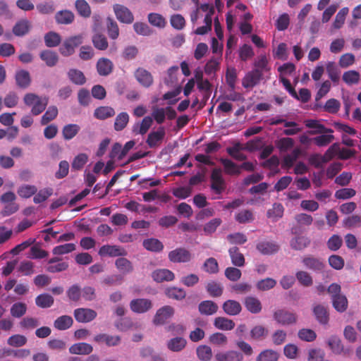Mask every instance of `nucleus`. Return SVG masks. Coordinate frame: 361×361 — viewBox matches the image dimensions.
Returning <instances> with one entry per match:
<instances>
[{
    "mask_svg": "<svg viewBox=\"0 0 361 361\" xmlns=\"http://www.w3.org/2000/svg\"><path fill=\"white\" fill-rule=\"evenodd\" d=\"M327 291L331 295L334 309L339 312H345L348 308V302L345 295L341 293V286L336 283H331L327 288Z\"/></svg>",
    "mask_w": 361,
    "mask_h": 361,
    "instance_id": "nucleus-1",
    "label": "nucleus"
},
{
    "mask_svg": "<svg viewBox=\"0 0 361 361\" xmlns=\"http://www.w3.org/2000/svg\"><path fill=\"white\" fill-rule=\"evenodd\" d=\"M82 43V37L80 35L70 37L66 39L59 47V52L63 56H69L75 52V49Z\"/></svg>",
    "mask_w": 361,
    "mask_h": 361,
    "instance_id": "nucleus-2",
    "label": "nucleus"
},
{
    "mask_svg": "<svg viewBox=\"0 0 361 361\" xmlns=\"http://www.w3.org/2000/svg\"><path fill=\"white\" fill-rule=\"evenodd\" d=\"M274 319L282 326H288L296 323L298 316L293 312L285 309H279L274 312Z\"/></svg>",
    "mask_w": 361,
    "mask_h": 361,
    "instance_id": "nucleus-3",
    "label": "nucleus"
},
{
    "mask_svg": "<svg viewBox=\"0 0 361 361\" xmlns=\"http://www.w3.org/2000/svg\"><path fill=\"white\" fill-rule=\"evenodd\" d=\"M169 260L173 263H188L192 258L191 252L185 247H177L168 254Z\"/></svg>",
    "mask_w": 361,
    "mask_h": 361,
    "instance_id": "nucleus-4",
    "label": "nucleus"
},
{
    "mask_svg": "<svg viewBox=\"0 0 361 361\" xmlns=\"http://www.w3.org/2000/svg\"><path fill=\"white\" fill-rule=\"evenodd\" d=\"M301 262L303 266L309 270L316 273L323 271L325 263L319 257H316L312 255H307L302 257Z\"/></svg>",
    "mask_w": 361,
    "mask_h": 361,
    "instance_id": "nucleus-5",
    "label": "nucleus"
},
{
    "mask_svg": "<svg viewBox=\"0 0 361 361\" xmlns=\"http://www.w3.org/2000/svg\"><path fill=\"white\" fill-rule=\"evenodd\" d=\"M134 77L137 82L145 88H149L154 83V78L152 73L142 67H139L135 71Z\"/></svg>",
    "mask_w": 361,
    "mask_h": 361,
    "instance_id": "nucleus-6",
    "label": "nucleus"
},
{
    "mask_svg": "<svg viewBox=\"0 0 361 361\" xmlns=\"http://www.w3.org/2000/svg\"><path fill=\"white\" fill-rule=\"evenodd\" d=\"M152 307L151 300L147 298L133 299L130 302V308L132 312L137 314H142L148 312Z\"/></svg>",
    "mask_w": 361,
    "mask_h": 361,
    "instance_id": "nucleus-7",
    "label": "nucleus"
},
{
    "mask_svg": "<svg viewBox=\"0 0 361 361\" xmlns=\"http://www.w3.org/2000/svg\"><path fill=\"white\" fill-rule=\"evenodd\" d=\"M74 317L78 322L88 323L97 317V312L90 308H77L73 312Z\"/></svg>",
    "mask_w": 361,
    "mask_h": 361,
    "instance_id": "nucleus-8",
    "label": "nucleus"
},
{
    "mask_svg": "<svg viewBox=\"0 0 361 361\" xmlns=\"http://www.w3.org/2000/svg\"><path fill=\"white\" fill-rule=\"evenodd\" d=\"M113 8L116 18L120 22L126 24H130L133 22V14L127 7L121 4H115Z\"/></svg>",
    "mask_w": 361,
    "mask_h": 361,
    "instance_id": "nucleus-9",
    "label": "nucleus"
},
{
    "mask_svg": "<svg viewBox=\"0 0 361 361\" xmlns=\"http://www.w3.org/2000/svg\"><path fill=\"white\" fill-rule=\"evenodd\" d=\"M263 75L257 70H252L246 73L242 81L243 87L252 88L259 83Z\"/></svg>",
    "mask_w": 361,
    "mask_h": 361,
    "instance_id": "nucleus-10",
    "label": "nucleus"
},
{
    "mask_svg": "<svg viewBox=\"0 0 361 361\" xmlns=\"http://www.w3.org/2000/svg\"><path fill=\"white\" fill-rule=\"evenodd\" d=\"M174 309L170 305H165L159 309L154 317L155 324H164L174 314Z\"/></svg>",
    "mask_w": 361,
    "mask_h": 361,
    "instance_id": "nucleus-11",
    "label": "nucleus"
},
{
    "mask_svg": "<svg viewBox=\"0 0 361 361\" xmlns=\"http://www.w3.org/2000/svg\"><path fill=\"white\" fill-rule=\"evenodd\" d=\"M94 341L99 343H104L108 347L117 346L121 341V338L118 335H109L107 334H99L94 337Z\"/></svg>",
    "mask_w": 361,
    "mask_h": 361,
    "instance_id": "nucleus-12",
    "label": "nucleus"
},
{
    "mask_svg": "<svg viewBox=\"0 0 361 361\" xmlns=\"http://www.w3.org/2000/svg\"><path fill=\"white\" fill-rule=\"evenodd\" d=\"M256 249L264 255H271L276 253L280 246L274 241L262 240L256 245Z\"/></svg>",
    "mask_w": 361,
    "mask_h": 361,
    "instance_id": "nucleus-13",
    "label": "nucleus"
},
{
    "mask_svg": "<svg viewBox=\"0 0 361 361\" xmlns=\"http://www.w3.org/2000/svg\"><path fill=\"white\" fill-rule=\"evenodd\" d=\"M305 126L309 128H312L307 131L310 135H317L322 133H333L334 130L331 128H327L324 125L319 123L317 120L309 119L305 121Z\"/></svg>",
    "mask_w": 361,
    "mask_h": 361,
    "instance_id": "nucleus-14",
    "label": "nucleus"
},
{
    "mask_svg": "<svg viewBox=\"0 0 361 361\" xmlns=\"http://www.w3.org/2000/svg\"><path fill=\"white\" fill-rule=\"evenodd\" d=\"M313 314L317 321L322 325H326L329 321V314L327 307L321 304H317L312 308Z\"/></svg>",
    "mask_w": 361,
    "mask_h": 361,
    "instance_id": "nucleus-15",
    "label": "nucleus"
},
{
    "mask_svg": "<svg viewBox=\"0 0 361 361\" xmlns=\"http://www.w3.org/2000/svg\"><path fill=\"white\" fill-rule=\"evenodd\" d=\"M152 278L157 283L169 282L174 280L175 274L167 269H157L152 273Z\"/></svg>",
    "mask_w": 361,
    "mask_h": 361,
    "instance_id": "nucleus-16",
    "label": "nucleus"
},
{
    "mask_svg": "<svg viewBox=\"0 0 361 361\" xmlns=\"http://www.w3.org/2000/svg\"><path fill=\"white\" fill-rule=\"evenodd\" d=\"M165 130L163 127H160L157 131H152L149 133L146 140L147 144L150 148L158 146L164 138Z\"/></svg>",
    "mask_w": 361,
    "mask_h": 361,
    "instance_id": "nucleus-17",
    "label": "nucleus"
},
{
    "mask_svg": "<svg viewBox=\"0 0 361 361\" xmlns=\"http://www.w3.org/2000/svg\"><path fill=\"white\" fill-rule=\"evenodd\" d=\"M126 254L124 249L117 245H106L100 247L99 255L100 256L118 257Z\"/></svg>",
    "mask_w": 361,
    "mask_h": 361,
    "instance_id": "nucleus-18",
    "label": "nucleus"
},
{
    "mask_svg": "<svg viewBox=\"0 0 361 361\" xmlns=\"http://www.w3.org/2000/svg\"><path fill=\"white\" fill-rule=\"evenodd\" d=\"M31 27V23L28 20L21 19L16 22L12 31L15 36L23 37L30 32Z\"/></svg>",
    "mask_w": 361,
    "mask_h": 361,
    "instance_id": "nucleus-19",
    "label": "nucleus"
},
{
    "mask_svg": "<svg viewBox=\"0 0 361 361\" xmlns=\"http://www.w3.org/2000/svg\"><path fill=\"white\" fill-rule=\"evenodd\" d=\"M114 64L107 58H101L97 62V71L99 75L107 76L113 71Z\"/></svg>",
    "mask_w": 361,
    "mask_h": 361,
    "instance_id": "nucleus-20",
    "label": "nucleus"
},
{
    "mask_svg": "<svg viewBox=\"0 0 361 361\" xmlns=\"http://www.w3.org/2000/svg\"><path fill=\"white\" fill-rule=\"evenodd\" d=\"M245 308L252 314H258L262 311V305L260 300L254 296H247L245 298Z\"/></svg>",
    "mask_w": 361,
    "mask_h": 361,
    "instance_id": "nucleus-21",
    "label": "nucleus"
},
{
    "mask_svg": "<svg viewBox=\"0 0 361 361\" xmlns=\"http://www.w3.org/2000/svg\"><path fill=\"white\" fill-rule=\"evenodd\" d=\"M228 254L232 264L237 267H242L245 264L244 255L240 252L238 247L233 246L228 250Z\"/></svg>",
    "mask_w": 361,
    "mask_h": 361,
    "instance_id": "nucleus-22",
    "label": "nucleus"
},
{
    "mask_svg": "<svg viewBox=\"0 0 361 361\" xmlns=\"http://www.w3.org/2000/svg\"><path fill=\"white\" fill-rule=\"evenodd\" d=\"M216 361H243V355L236 350L219 353L215 355Z\"/></svg>",
    "mask_w": 361,
    "mask_h": 361,
    "instance_id": "nucleus-23",
    "label": "nucleus"
},
{
    "mask_svg": "<svg viewBox=\"0 0 361 361\" xmlns=\"http://www.w3.org/2000/svg\"><path fill=\"white\" fill-rule=\"evenodd\" d=\"M39 57L49 67L56 66L59 61L57 53L49 49L42 51L39 54Z\"/></svg>",
    "mask_w": 361,
    "mask_h": 361,
    "instance_id": "nucleus-24",
    "label": "nucleus"
},
{
    "mask_svg": "<svg viewBox=\"0 0 361 361\" xmlns=\"http://www.w3.org/2000/svg\"><path fill=\"white\" fill-rule=\"evenodd\" d=\"M218 305L214 301L204 300L198 305V310L201 314L212 315L218 311Z\"/></svg>",
    "mask_w": 361,
    "mask_h": 361,
    "instance_id": "nucleus-25",
    "label": "nucleus"
},
{
    "mask_svg": "<svg viewBox=\"0 0 361 361\" xmlns=\"http://www.w3.org/2000/svg\"><path fill=\"white\" fill-rule=\"evenodd\" d=\"M222 308L226 314L231 316L238 314L242 310L240 302L233 300H228L224 302Z\"/></svg>",
    "mask_w": 361,
    "mask_h": 361,
    "instance_id": "nucleus-26",
    "label": "nucleus"
},
{
    "mask_svg": "<svg viewBox=\"0 0 361 361\" xmlns=\"http://www.w3.org/2000/svg\"><path fill=\"white\" fill-rule=\"evenodd\" d=\"M93 350L92 346L87 343H78L69 348V352L75 355H89Z\"/></svg>",
    "mask_w": 361,
    "mask_h": 361,
    "instance_id": "nucleus-27",
    "label": "nucleus"
},
{
    "mask_svg": "<svg viewBox=\"0 0 361 361\" xmlns=\"http://www.w3.org/2000/svg\"><path fill=\"white\" fill-rule=\"evenodd\" d=\"M17 85L20 88H27L31 83V78L28 71L20 70L16 72L15 76Z\"/></svg>",
    "mask_w": 361,
    "mask_h": 361,
    "instance_id": "nucleus-28",
    "label": "nucleus"
},
{
    "mask_svg": "<svg viewBox=\"0 0 361 361\" xmlns=\"http://www.w3.org/2000/svg\"><path fill=\"white\" fill-rule=\"evenodd\" d=\"M152 122V118L150 116H145L140 123H136L133 126V132L135 135H145L150 128Z\"/></svg>",
    "mask_w": 361,
    "mask_h": 361,
    "instance_id": "nucleus-29",
    "label": "nucleus"
},
{
    "mask_svg": "<svg viewBox=\"0 0 361 361\" xmlns=\"http://www.w3.org/2000/svg\"><path fill=\"white\" fill-rule=\"evenodd\" d=\"M142 245L147 250L153 252H160L164 249L163 243L159 240L154 238L144 240Z\"/></svg>",
    "mask_w": 361,
    "mask_h": 361,
    "instance_id": "nucleus-30",
    "label": "nucleus"
},
{
    "mask_svg": "<svg viewBox=\"0 0 361 361\" xmlns=\"http://www.w3.org/2000/svg\"><path fill=\"white\" fill-rule=\"evenodd\" d=\"M75 16L68 10L58 11L55 15V20L59 24L68 25L73 22Z\"/></svg>",
    "mask_w": 361,
    "mask_h": 361,
    "instance_id": "nucleus-31",
    "label": "nucleus"
},
{
    "mask_svg": "<svg viewBox=\"0 0 361 361\" xmlns=\"http://www.w3.org/2000/svg\"><path fill=\"white\" fill-rule=\"evenodd\" d=\"M164 293L169 298L176 300H182L186 296V293L183 288L175 286L166 288Z\"/></svg>",
    "mask_w": 361,
    "mask_h": 361,
    "instance_id": "nucleus-32",
    "label": "nucleus"
},
{
    "mask_svg": "<svg viewBox=\"0 0 361 361\" xmlns=\"http://www.w3.org/2000/svg\"><path fill=\"white\" fill-rule=\"evenodd\" d=\"M310 239L306 236L298 235L291 239L290 247L295 250H302L309 246Z\"/></svg>",
    "mask_w": 361,
    "mask_h": 361,
    "instance_id": "nucleus-33",
    "label": "nucleus"
},
{
    "mask_svg": "<svg viewBox=\"0 0 361 361\" xmlns=\"http://www.w3.org/2000/svg\"><path fill=\"white\" fill-rule=\"evenodd\" d=\"M214 325L216 329L224 331H229L235 327V323L233 320L224 317H216Z\"/></svg>",
    "mask_w": 361,
    "mask_h": 361,
    "instance_id": "nucleus-34",
    "label": "nucleus"
},
{
    "mask_svg": "<svg viewBox=\"0 0 361 361\" xmlns=\"http://www.w3.org/2000/svg\"><path fill=\"white\" fill-rule=\"evenodd\" d=\"M69 80L77 85H82L86 82V78L84 73L78 69L71 68L68 72Z\"/></svg>",
    "mask_w": 361,
    "mask_h": 361,
    "instance_id": "nucleus-35",
    "label": "nucleus"
},
{
    "mask_svg": "<svg viewBox=\"0 0 361 361\" xmlns=\"http://www.w3.org/2000/svg\"><path fill=\"white\" fill-rule=\"evenodd\" d=\"M283 206L281 203L276 202L273 204L271 209H268L267 216L273 221H276L283 216Z\"/></svg>",
    "mask_w": 361,
    "mask_h": 361,
    "instance_id": "nucleus-36",
    "label": "nucleus"
},
{
    "mask_svg": "<svg viewBox=\"0 0 361 361\" xmlns=\"http://www.w3.org/2000/svg\"><path fill=\"white\" fill-rule=\"evenodd\" d=\"M115 115L114 109L111 106H99L94 110V116L99 120H105Z\"/></svg>",
    "mask_w": 361,
    "mask_h": 361,
    "instance_id": "nucleus-37",
    "label": "nucleus"
},
{
    "mask_svg": "<svg viewBox=\"0 0 361 361\" xmlns=\"http://www.w3.org/2000/svg\"><path fill=\"white\" fill-rule=\"evenodd\" d=\"M73 323V320L71 316L63 315L58 317L54 323V327L61 331L69 329Z\"/></svg>",
    "mask_w": 361,
    "mask_h": 361,
    "instance_id": "nucleus-38",
    "label": "nucleus"
},
{
    "mask_svg": "<svg viewBox=\"0 0 361 361\" xmlns=\"http://www.w3.org/2000/svg\"><path fill=\"white\" fill-rule=\"evenodd\" d=\"M206 290L210 296L217 298L222 295L224 288L220 283L215 281H211L207 283Z\"/></svg>",
    "mask_w": 361,
    "mask_h": 361,
    "instance_id": "nucleus-39",
    "label": "nucleus"
},
{
    "mask_svg": "<svg viewBox=\"0 0 361 361\" xmlns=\"http://www.w3.org/2000/svg\"><path fill=\"white\" fill-rule=\"evenodd\" d=\"M54 298L48 293H42L35 298L36 305L41 308H48L53 305Z\"/></svg>",
    "mask_w": 361,
    "mask_h": 361,
    "instance_id": "nucleus-40",
    "label": "nucleus"
},
{
    "mask_svg": "<svg viewBox=\"0 0 361 361\" xmlns=\"http://www.w3.org/2000/svg\"><path fill=\"white\" fill-rule=\"evenodd\" d=\"M115 265L116 268L123 274H127L133 271V267L130 261L124 257L118 258L116 260Z\"/></svg>",
    "mask_w": 361,
    "mask_h": 361,
    "instance_id": "nucleus-41",
    "label": "nucleus"
},
{
    "mask_svg": "<svg viewBox=\"0 0 361 361\" xmlns=\"http://www.w3.org/2000/svg\"><path fill=\"white\" fill-rule=\"evenodd\" d=\"M186 340L182 337H176L168 341L167 347L173 352L180 351L185 347Z\"/></svg>",
    "mask_w": 361,
    "mask_h": 361,
    "instance_id": "nucleus-42",
    "label": "nucleus"
},
{
    "mask_svg": "<svg viewBox=\"0 0 361 361\" xmlns=\"http://www.w3.org/2000/svg\"><path fill=\"white\" fill-rule=\"evenodd\" d=\"M326 73L334 83H337L340 79V71L334 61H329L326 63Z\"/></svg>",
    "mask_w": 361,
    "mask_h": 361,
    "instance_id": "nucleus-43",
    "label": "nucleus"
},
{
    "mask_svg": "<svg viewBox=\"0 0 361 361\" xmlns=\"http://www.w3.org/2000/svg\"><path fill=\"white\" fill-rule=\"evenodd\" d=\"M61 42V36L55 32H49L44 35V42L47 47H56Z\"/></svg>",
    "mask_w": 361,
    "mask_h": 361,
    "instance_id": "nucleus-44",
    "label": "nucleus"
},
{
    "mask_svg": "<svg viewBox=\"0 0 361 361\" xmlns=\"http://www.w3.org/2000/svg\"><path fill=\"white\" fill-rule=\"evenodd\" d=\"M147 19L152 25L159 28H164L166 25V19L159 13H150L148 14Z\"/></svg>",
    "mask_w": 361,
    "mask_h": 361,
    "instance_id": "nucleus-45",
    "label": "nucleus"
},
{
    "mask_svg": "<svg viewBox=\"0 0 361 361\" xmlns=\"http://www.w3.org/2000/svg\"><path fill=\"white\" fill-rule=\"evenodd\" d=\"M80 129V126L77 124L66 125L62 130L63 138L66 140H71L78 133Z\"/></svg>",
    "mask_w": 361,
    "mask_h": 361,
    "instance_id": "nucleus-46",
    "label": "nucleus"
},
{
    "mask_svg": "<svg viewBox=\"0 0 361 361\" xmlns=\"http://www.w3.org/2000/svg\"><path fill=\"white\" fill-rule=\"evenodd\" d=\"M129 121V116L126 112H121L117 115L114 121V130L121 131L123 130Z\"/></svg>",
    "mask_w": 361,
    "mask_h": 361,
    "instance_id": "nucleus-47",
    "label": "nucleus"
},
{
    "mask_svg": "<svg viewBox=\"0 0 361 361\" xmlns=\"http://www.w3.org/2000/svg\"><path fill=\"white\" fill-rule=\"evenodd\" d=\"M75 6L80 16L84 18L90 16L91 8L85 0H76Z\"/></svg>",
    "mask_w": 361,
    "mask_h": 361,
    "instance_id": "nucleus-48",
    "label": "nucleus"
},
{
    "mask_svg": "<svg viewBox=\"0 0 361 361\" xmlns=\"http://www.w3.org/2000/svg\"><path fill=\"white\" fill-rule=\"evenodd\" d=\"M279 353L271 349H267L262 351L256 358V361H277Z\"/></svg>",
    "mask_w": 361,
    "mask_h": 361,
    "instance_id": "nucleus-49",
    "label": "nucleus"
},
{
    "mask_svg": "<svg viewBox=\"0 0 361 361\" xmlns=\"http://www.w3.org/2000/svg\"><path fill=\"white\" fill-rule=\"evenodd\" d=\"M268 334V330L262 325L255 326L250 331V337L253 340L261 341Z\"/></svg>",
    "mask_w": 361,
    "mask_h": 361,
    "instance_id": "nucleus-50",
    "label": "nucleus"
},
{
    "mask_svg": "<svg viewBox=\"0 0 361 361\" xmlns=\"http://www.w3.org/2000/svg\"><path fill=\"white\" fill-rule=\"evenodd\" d=\"M360 79V75L357 71L351 70L344 72L343 80L348 85L357 84Z\"/></svg>",
    "mask_w": 361,
    "mask_h": 361,
    "instance_id": "nucleus-51",
    "label": "nucleus"
},
{
    "mask_svg": "<svg viewBox=\"0 0 361 361\" xmlns=\"http://www.w3.org/2000/svg\"><path fill=\"white\" fill-rule=\"evenodd\" d=\"M295 277L300 285L305 287L311 286L313 279L311 275L305 271H298L295 273Z\"/></svg>",
    "mask_w": 361,
    "mask_h": 361,
    "instance_id": "nucleus-52",
    "label": "nucleus"
},
{
    "mask_svg": "<svg viewBox=\"0 0 361 361\" xmlns=\"http://www.w3.org/2000/svg\"><path fill=\"white\" fill-rule=\"evenodd\" d=\"M88 161V157L85 153H80L74 157L71 168L74 171L81 170Z\"/></svg>",
    "mask_w": 361,
    "mask_h": 361,
    "instance_id": "nucleus-53",
    "label": "nucleus"
},
{
    "mask_svg": "<svg viewBox=\"0 0 361 361\" xmlns=\"http://www.w3.org/2000/svg\"><path fill=\"white\" fill-rule=\"evenodd\" d=\"M92 42L94 47L99 50H106L109 46L106 37L101 34L93 35Z\"/></svg>",
    "mask_w": 361,
    "mask_h": 361,
    "instance_id": "nucleus-54",
    "label": "nucleus"
},
{
    "mask_svg": "<svg viewBox=\"0 0 361 361\" xmlns=\"http://www.w3.org/2000/svg\"><path fill=\"white\" fill-rule=\"evenodd\" d=\"M203 269L205 272L214 274L219 272V264L214 257H209L203 264Z\"/></svg>",
    "mask_w": 361,
    "mask_h": 361,
    "instance_id": "nucleus-55",
    "label": "nucleus"
},
{
    "mask_svg": "<svg viewBox=\"0 0 361 361\" xmlns=\"http://www.w3.org/2000/svg\"><path fill=\"white\" fill-rule=\"evenodd\" d=\"M37 191V188L32 185H23L17 190L18 195L22 198H29Z\"/></svg>",
    "mask_w": 361,
    "mask_h": 361,
    "instance_id": "nucleus-56",
    "label": "nucleus"
},
{
    "mask_svg": "<svg viewBox=\"0 0 361 361\" xmlns=\"http://www.w3.org/2000/svg\"><path fill=\"white\" fill-rule=\"evenodd\" d=\"M221 162L224 167L225 172L228 174H235L238 175L240 173V170L238 166L233 162L231 160L228 159H221Z\"/></svg>",
    "mask_w": 361,
    "mask_h": 361,
    "instance_id": "nucleus-57",
    "label": "nucleus"
},
{
    "mask_svg": "<svg viewBox=\"0 0 361 361\" xmlns=\"http://www.w3.org/2000/svg\"><path fill=\"white\" fill-rule=\"evenodd\" d=\"M58 115V109L55 106H50L42 116L41 124L44 126L53 121Z\"/></svg>",
    "mask_w": 361,
    "mask_h": 361,
    "instance_id": "nucleus-58",
    "label": "nucleus"
},
{
    "mask_svg": "<svg viewBox=\"0 0 361 361\" xmlns=\"http://www.w3.org/2000/svg\"><path fill=\"white\" fill-rule=\"evenodd\" d=\"M343 225L348 228H358L361 226V216L357 214L348 216L345 218Z\"/></svg>",
    "mask_w": 361,
    "mask_h": 361,
    "instance_id": "nucleus-59",
    "label": "nucleus"
},
{
    "mask_svg": "<svg viewBox=\"0 0 361 361\" xmlns=\"http://www.w3.org/2000/svg\"><path fill=\"white\" fill-rule=\"evenodd\" d=\"M334 136L332 135V133H328L326 135H321L317 137H314L312 138V142L317 146V147H325L327 146L329 144H330L334 140Z\"/></svg>",
    "mask_w": 361,
    "mask_h": 361,
    "instance_id": "nucleus-60",
    "label": "nucleus"
},
{
    "mask_svg": "<svg viewBox=\"0 0 361 361\" xmlns=\"http://www.w3.org/2000/svg\"><path fill=\"white\" fill-rule=\"evenodd\" d=\"M81 288L78 284L72 285L66 291L68 299L73 302H78L81 298Z\"/></svg>",
    "mask_w": 361,
    "mask_h": 361,
    "instance_id": "nucleus-61",
    "label": "nucleus"
},
{
    "mask_svg": "<svg viewBox=\"0 0 361 361\" xmlns=\"http://www.w3.org/2000/svg\"><path fill=\"white\" fill-rule=\"evenodd\" d=\"M48 104V98L39 97L38 100L32 105L31 112L34 116H37L42 113Z\"/></svg>",
    "mask_w": 361,
    "mask_h": 361,
    "instance_id": "nucleus-62",
    "label": "nucleus"
},
{
    "mask_svg": "<svg viewBox=\"0 0 361 361\" xmlns=\"http://www.w3.org/2000/svg\"><path fill=\"white\" fill-rule=\"evenodd\" d=\"M49 252L42 250L39 245H35L30 247L28 257L30 259H39L48 257Z\"/></svg>",
    "mask_w": 361,
    "mask_h": 361,
    "instance_id": "nucleus-63",
    "label": "nucleus"
},
{
    "mask_svg": "<svg viewBox=\"0 0 361 361\" xmlns=\"http://www.w3.org/2000/svg\"><path fill=\"white\" fill-rule=\"evenodd\" d=\"M197 355L200 360L209 361L212 357V350L208 345H200L197 348Z\"/></svg>",
    "mask_w": 361,
    "mask_h": 361,
    "instance_id": "nucleus-64",
    "label": "nucleus"
}]
</instances>
